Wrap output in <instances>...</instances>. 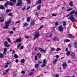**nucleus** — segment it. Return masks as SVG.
Listing matches in <instances>:
<instances>
[{"label":"nucleus","instance_id":"4be33fe9","mask_svg":"<svg viewBox=\"0 0 77 77\" xmlns=\"http://www.w3.org/2000/svg\"><path fill=\"white\" fill-rule=\"evenodd\" d=\"M8 3L9 5H10V6H13V5H14V4H13V3H12L11 2H9Z\"/></svg>","mask_w":77,"mask_h":77},{"label":"nucleus","instance_id":"412c9836","mask_svg":"<svg viewBox=\"0 0 77 77\" xmlns=\"http://www.w3.org/2000/svg\"><path fill=\"white\" fill-rule=\"evenodd\" d=\"M11 1H12V2H13V3H14V5L15 6V3L16 2V0H10Z\"/></svg>","mask_w":77,"mask_h":77},{"label":"nucleus","instance_id":"8fccbe9b","mask_svg":"<svg viewBox=\"0 0 77 77\" xmlns=\"http://www.w3.org/2000/svg\"><path fill=\"white\" fill-rule=\"evenodd\" d=\"M72 10V8H70L67 10V11H70Z\"/></svg>","mask_w":77,"mask_h":77},{"label":"nucleus","instance_id":"c9c22d12","mask_svg":"<svg viewBox=\"0 0 77 77\" xmlns=\"http://www.w3.org/2000/svg\"><path fill=\"white\" fill-rule=\"evenodd\" d=\"M70 53L69 51L66 54L67 56H69L70 55Z\"/></svg>","mask_w":77,"mask_h":77},{"label":"nucleus","instance_id":"c756f323","mask_svg":"<svg viewBox=\"0 0 77 77\" xmlns=\"http://www.w3.org/2000/svg\"><path fill=\"white\" fill-rule=\"evenodd\" d=\"M26 1L28 4L31 3V2H30V0H26Z\"/></svg>","mask_w":77,"mask_h":77},{"label":"nucleus","instance_id":"c85d7f7f","mask_svg":"<svg viewBox=\"0 0 77 77\" xmlns=\"http://www.w3.org/2000/svg\"><path fill=\"white\" fill-rule=\"evenodd\" d=\"M0 58L2 59L3 58V54L1 53L0 54Z\"/></svg>","mask_w":77,"mask_h":77},{"label":"nucleus","instance_id":"79ce46f5","mask_svg":"<svg viewBox=\"0 0 77 77\" xmlns=\"http://www.w3.org/2000/svg\"><path fill=\"white\" fill-rule=\"evenodd\" d=\"M35 60H38V56H35Z\"/></svg>","mask_w":77,"mask_h":77},{"label":"nucleus","instance_id":"ddd939ff","mask_svg":"<svg viewBox=\"0 0 77 77\" xmlns=\"http://www.w3.org/2000/svg\"><path fill=\"white\" fill-rule=\"evenodd\" d=\"M30 24L31 26L35 25V21L34 20H32Z\"/></svg>","mask_w":77,"mask_h":77},{"label":"nucleus","instance_id":"393cba45","mask_svg":"<svg viewBox=\"0 0 77 77\" xmlns=\"http://www.w3.org/2000/svg\"><path fill=\"white\" fill-rule=\"evenodd\" d=\"M34 74V73L33 72H30L29 73V75L30 76H31V75H33Z\"/></svg>","mask_w":77,"mask_h":77},{"label":"nucleus","instance_id":"20e7f679","mask_svg":"<svg viewBox=\"0 0 77 77\" xmlns=\"http://www.w3.org/2000/svg\"><path fill=\"white\" fill-rule=\"evenodd\" d=\"M58 30L60 32H63V26L62 25H60L58 27Z\"/></svg>","mask_w":77,"mask_h":77},{"label":"nucleus","instance_id":"6e6d98bb","mask_svg":"<svg viewBox=\"0 0 77 77\" xmlns=\"http://www.w3.org/2000/svg\"><path fill=\"white\" fill-rule=\"evenodd\" d=\"M20 23V21H17L15 23V24H18V23Z\"/></svg>","mask_w":77,"mask_h":77},{"label":"nucleus","instance_id":"39448f33","mask_svg":"<svg viewBox=\"0 0 77 77\" xmlns=\"http://www.w3.org/2000/svg\"><path fill=\"white\" fill-rule=\"evenodd\" d=\"M19 1V2L17 3V6H21L22 5V3L23 2H22V0H17Z\"/></svg>","mask_w":77,"mask_h":77},{"label":"nucleus","instance_id":"6ab92c4d","mask_svg":"<svg viewBox=\"0 0 77 77\" xmlns=\"http://www.w3.org/2000/svg\"><path fill=\"white\" fill-rule=\"evenodd\" d=\"M40 51V52H42V53H45L46 50H45L42 49Z\"/></svg>","mask_w":77,"mask_h":77},{"label":"nucleus","instance_id":"6e6552de","mask_svg":"<svg viewBox=\"0 0 77 77\" xmlns=\"http://www.w3.org/2000/svg\"><path fill=\"white\" fill-rule=\"evenodd\" d=\"M52 34L51 33H49L47 34L46 35V36L47 38H49V37H51L52 36Z\"/></svg>","mask_w":77,"mask_h":77},{"label":"nucleus","instance_id":"aec40b11","mask_svg":"<svg viewBox=\"0 0 77 77\" xmlns=\"http://www.w3.org/2000/svg\"><path fill=\"white\" fill-rule=\"evenodd\" d=\"M9 5V2H7V3H6L5 5V7H7V6H8Z\"/></svg>","mask_w":77,"mask_h":77},{"label":"nucleus","instance_id":"338daca9","mask_svg":"<svg viewBox=\"0 0 77 77\" xmlns=\"http://www.w3.org/2000/svg\"><path fill=\"white\" fill-rule=\"evenodd\" d=\"M66 51H68V48H66Z\"/></svg>","mask_w":77,"mask_h":77},{"label":"nucleus","instance_id":"2f4dec72","mask_svg":"<svg viewBox=\"0 0 77 77\" xmlns=\"http://www.w3.org/2000/svg\"><path fill=\"white\" fill-rule=\"evenodd\" d=\"M0 9L3 10V9H5V7L3 6H0Z\"/></svg>","mask_w":77,"mask_h":77},{"label":"nucleus","instance_id":"864d4df0","mask_svg":"<svg viewBox=\"0 0 77 77\" xmlns=\"http://www.w3.org/2000/svg\"><path fill=\"white\" fill-rule=\"evenodd\" d=\"M21 73L22 74H24V73H25V72H24V71L22 70L21 72Z\"/></svg>","mask_w":77,"mask_h":77},{"label":"nucleus","instance_id":"f8f14e48","mask_svg":"<svg viewBox=\"0 0 77 77\" xmlns=\"http://www.w3.org/2000/svg\"><path fill=\"white\" fill-rule=\"evenodd\" d=\"M71 55L72 57V58H73L74 59H75V54L73 53Z\"/></svg>","mask_w":77,"mask_h":77},{"label":"nucleus","instance_id":"de8ad7c7","mask_svg":"<svg viewBox=\"0 0 77 77\" xmlns=\"http://www.w3.org/2000/svg\"><path fill=\"white\" fill-rule=\"evenodd\" d=\"M21 44H20L19 45H18L17 46V48H19L20 46H21Z\"/></svg>","mask_w":77,"mask_h":77},{"label":"nucleus","instance_id":"473e14b6","mask_svg":"<svg viewBox=\"0 0 77 77\" xmlns=\"http://www.w3.org/2000/svg\"><path fill=\"white\" fill-rule=\"evenodd\" d=\"M38 63L39 65H40V64H41V63H42V61L40 60H39L38 61Z\"/></svg>","mask_w":77,"mask_h":77},{"label":"nucleus","instance_id":"2eb2a0df","mask_svg":"<svg viewBox=\"0 0 77 77\" xmlns=\"http://www.w3.org/2000/svg\"><path fill=\"white\" fill-rule=\"evenodd\" d=\"M0 22H1V23H3L4 21V20L2 17H0Z\"/></svg>","mask_w":77,"mask_h":77},{"label":"nucleus","instance_id":"1a4fd4ad","mask_svg":"<svg viewBox=\"0 0 77 77\" xmlns=\"http://www.w3.org/2000/svg\"><path fill=\"white\" fill-rule=\"evenodd\" d=\"M4 45L6 47H9L10 45L8 44V43L7 42L5 41L4 43Z\"/></svg>","mask_w":77,"mask_h":77},{"label":"nucleus","instance_id":"9b49d317","mask_svg":"<svg viewBox=\"0 0 77 77\" xmlns=\"http://www.w3.org/2000/svg\"><path fill=\"white\" fill-rule=\"evenodd\" d=\"M21 42V38H18L15 41V42Z\"/></svg>","mask_w":77,"mask_h":77},{"label":"nucleus","instance_id":"4c0bfd02","mask_svg":"<svg viewBox=\"0 0 77 77\" xmlns=\"http://www.w3.org/2000/svg\"><path fill=\"white\" fill-rule=\"evenodd\" d=\"M37 54H38L39 57L40 58L41 57V54H40V53H38Z\"/></svg>","mask_w":77,"mask_h":77},{"label":"nucleus","instance_id":"e2e57ef3","mask_svg":"<svg viewBox=\"0 0 77 77\" xmlns=\"http://www.w3.org/2000/svg\"><path fill=\"white\" fill-rule=\"evenodd\" d=\"M59 55H56L55 56V57H56V58H58L59 57Z\"/></svg>","mask_w":77,"mask_h":77},{"label":"nucleus","instance_id":"5701e85b","mask_svg":"<svg viewBox=\"0 0 77 77\" xmlns=\"http://www.w3.org/2000/svg\"><path fill=\"white\" fill-rule=\"evenodd\" d=\"M26 20L28 22H30V18L29 17H28L26 19Z\"/></svg>","mask_w":77,"mask_h":77},{"label":"nucleus","instance_id":"f704fd0d","mask_svg":"<svg viewBox=\"0 0 77 77\" xmlns=\"http://www.w3.org/2000/svg\"><path fill=\"white\" fill-rule=\"evenodd\" d=\"M26 7H24L21 9V10L22 11H25V10L26 9Z\"/></svg>","mask_w":77,"mask_h":77},{"label":"nucleus","instance_id":"c03bdc74","mask_svg":"<svg viewBox=\"0 0 77 77\" xmlns=\"http://www.w3.org/2000/svg\"><path fill=\"white\" fill-rule=\"evenodd\" d=\"M9 11H10V12H11V11L10 10H9V9H8V10H7L6 12L7 13H8V12H9Z\"/></svg>","mask_w":77,"mask_h":77},{"label":"nucleus","instance_id":"7ed1b4c3","mask_svg":"<svg viewBox=\"0 0 77 77\" xmlns=\"http://www.w3.org/2000/svg\"><path fill=\"white\" fill-rule=\"evenodd\" d=\"M39 36H40V34L39 32H36L34 35L35 38H38L39 37Z\"/></svg>","mask_w":77,"mask_h":77},{"label":"nucleus","instance_id":"0eeeda50","mask_svg":"<svg viewBox=\"0 0 77 77\" xmlns=\"http://www.w3.org/2000/svg\"><path fill=\"white\" fill-rule=\"evenodd\" d=\"M62 66L63 67V68H64V69H66V67L67 66V64H66V63H64L62 64Z\"/></svg>","mask_w":77,"mask_h":77},{"label":"nucleus","instance_id":"dca6fc26","mask_svg":"<svg viewBox=\"0 0 77 77\" xmlns=\"http://www.w3.org/2000/svg\"><path fill=\"white\" fill-rule=\"evenodd\" d=\"M45 65H46V63H43L42 64L41 66V67H42V68L43 67H45Z\"/></svg>","mask_w":77,"mask_h":77},{"label":"nucleus","instance_id":"f03ea898","mask_svg":"<svg viewBox=\"0 0 77 77\" xmlns=\"http://www.w3.org/2000/svg\"><path fill=\"white\" fill-rule=\"evenodd\" d=\"M11 21H8L5 23V26L4 27V29H8L9 27V24H11Z\"/></svg>","mask_w":77,"mask_h":77},{"label":"nucleus","instance_id":"e433bc0d","mask_svg":"<svg viewBox=\"0 0 77 77\" xmlns=\"http://www.w3.org/2000/svg\"><path fill=\"white\" fill-rule=\"evenodd\" d=\"M39 65L38 64H36L35 65V68H38L39 67Z\"/></svg>","mask_w":77,"mask_h":77},{"label":"nucleus","instance_id":"37998d69","mask_svg":"<svg viewBox=\"0 0 77 77\" xmlns=\"http://www.w3.org/2000/svg\"><path fill=\"white\" fill-rule=\"evenodd\" d=\"M60 50H61V49L59 48H57V49L56 50V51H60Z\"/></svg>","mask_w":77,"mask_h":77},{"label":"nucleus","instance_id":"b1692460","mask_svg":"<svg viewBox=\"0 0 77 77\" xmlns=\"http://www.w3.org/2000/svg\"><path fill=\"white\" fill-rule=\"evenodd\" d=\"M28 25V23H27V22H26V23H25L23 25V26L24 27H26V26H27Z\"/></svg>","mask_w":77,"mask_h":77},{"label":"nucleus","instance_id":"13d9d810","mask_svg":"<svg viewBox=\"0 0 77 77\" xmlns=\"http://www.w3.org/2000/svg\"><path fill=\"white\" fill-rule=\"evenodd\" d=\"M70 41V40L69 39H67L66 41V42H69Z\"/></svg>","mask_w":77,"mask_h":77},{"label":"nucleus","instance_id":"4468645a","mask_svg":"<svg viewBox=\"0 0 77 77\" xmlns=\"http://www.w3.org/2000/svg\"><path fill=\"white\" fill-rule=\"evenodd\" d=\"M57 60H58V59L57 58L56 59H54L53 63H56L57 62Z\"/></svg>","mask_w":77,"mask_h":77},{"label":"nucleus","instance_id":"a878e982","mask_svg":"<svg viewBox=\"0 0 77 77\" xmlns=\"http://www.w3.org/2000/svg\"><path fill=\"white\" fill-rule=\"evenodd\" d=\"M51 50L52 51H55V48H51Z\"/></svg>","mask_w":77,"mask_h":77},{"label":"nucleus","instance_id":"a18cd8bd","mask_svg":"<svg viewBox=\"0 0 77 77\" xmlns=\"http://www.w3.org/2000/svg\"><path fill=\"white\" fill-rule=\"evenodd\" d=\"M25 38H26V39H29V38H30V37L29 36H26L25 37Z\"/></svg>","mask_w":77,"mask_h":77},{"label":"nucleus","instance_id":"774afa93","mask_svg":"<svg viewBox=\"0 0 77 77\" xmlns=\"http://www.w3.org/2000/svg\"><path fill=\"white\" fill-rule=\"evenodd\" d=\"M12 53L13 54H15V51H13Z\"/></svg>","mask_w":77,"mask_h":77},{"label":"nucleus","instance_id":"49530a36","mask_svg":"<svg viewBox=\"0 0 77 77\" xmlns=\"http://www.w3.org/2000/svg\"><path fill=\"white\" fill-rule=\"evenodd\" d=\"M55 26H57V25H59V23L58 22H56L55 23Z\"/></svg>","mask_w":77,"mask_h":77},{"label":"nucleus","instance_id":"7c9ffc66","mask_svg":"<svg viewBox=\"0 0 77 77\" xmlns=\"http://www.w3.org/2000/svg\"><path fill=\"white\" fill-rule=\"evenodd\" d=\"M25 62V60L23 59H22L20 61V62H21V63H24Z\"/></svg>","mask_w":77,"mask_h":77},{"label":"nucleus","instance_id":"603ef678","mask_svg":"<svg viewBox=\"0 0 77 77\" xmlns=\"http://www.w3.org/2000/svg\"><path fill=\"white\" fill-rule=\"evenodd\" d=\"M8 15H9L10 16H12V13H10L8 14Z\"/></svg>","mask_w":77,"mask_h":77},{"label":"nucleus","instance_id":"69168bd1","mask_svg":"<svg viewBox=\"0 0 77 77\" xmlns=\"http://www.w3.org/2000/svg\"><path fill=\"white\" fill-rule=\"evenodd\" d=\"M7 67H8V65H5V68H7Z\"/></svg>","mask_w":77,"mask_h":77},{"label":"nucleus","instance_id":"3c124183","mask_svg":"<svg viewBox=\"0 0 77 77\" xmlns=\"http://www.w3.org/2000/svg\"><path fill=\"white\" fill-rule=\"evenodd\" d=\"M52 15L53 17H55L56 16V14H52Z\"/></svg>","mask_w":77,"mask_h":77},{"label":"nucleus","instance_id":"f257e3e1","mask_svg":"<svg viewBox=\"0 0 77 77\" xmlns=\"http://www.w3.org/2000/svg\"><path fill=\"white\" fill-rule=\"evenodd\" d=\"M75 12V11H72L69 14L66 15V17H68V16H69L68 19L69 20H71V21H72V22H74V21H75V18H74V17H73V16L71 14H74Z\"/></svg>","mask_w":77,"mask_h":77},{"label":"nucleus","instance_id":"09e8293b","mask_svg":"<svg viewBox=\"0 0 77 77\" xmlns=\"http://www.w3.org/2000/svg\"><path fill=\"white\" fill-rule=\"evenodd\" d=\"M55 77H59V76L58 74H57L55 75Z\"/></svg>","mask_w":77,"mask_h":77},{"label":"nucleus","instance_id":"052dcab7","mask_svg":"<svg viewBox=\"0 0 77 77\" xmlns=\"http://www.w3.org/2000/svg\"><path fill=\"white\" fill-rule=\"evenodd\" d=\"M69 38H74V36L71 35Z\"/></svg>","mask_w":77,"mask_h":77},{"label":"nucleus","instance_id":"a211bd4d","mask_svg":"<svg viewBox=\"0 0 77 77\" xmlns=\"http://www.w3.org/2000/svg\"><path fill=\"white\" fill-rule=\"evenodd\" d=\"M74 46L75 48H77V42H75L74 43Z\"/></svg>","mask_w":77,"mask_h":77},{"label":"nucleus","instance_id":"cd10ccee","mask_svg":"<svg viewBox=\"0 0 77 77\" xmlns=\"http://www.w3.org/2000/svg\"><path fill=\"white\" fill-rule=\"evenodd\" d=\"M14 57L15 59H17L18 57V56L17 54H15Z\"/></svg>","mask_w":77,"mask_h":77},{"label":"nucleus","instance_id":"ea45409f","mask_svg":"<svg viewBox=\"0 0 77 77\" xmlns=\"http://www.w3.org/2000/svg\"><path fill=\"white\" fill-rule=\"evenodd\" d=\"M47 62V60L46 59H44L43 61V63H45Z\"/></svg>","mask_w":77,"mask_h":77},{"label":"nucleus","instance_id":"5fc2aeb1","mask_svg":"<svg viewBox=\"0 0 77 77\" xmlns=\"http://www.w3.org/2000/svg\"><path fill=\"white\" fill-rule=\"evenodd\" d=\"M39 13H35V15L37 16H38L39 15Z\"/></svg>","mask_w":77,"mask_h":77},{"label":"nucleus","instance_id":"9d476101","mask_svg":"<svg viewBox=\"0 0 77 77\" xmlns=\"http://www.w3.org/2000/svg\"><path fill=\"white\" fill-rule=\"evenodd\" d=\"M7 51V49L6 48H4L3 54L4 55L6 56V52Z\"/></svg>","mask_w":77,"mask_h":77},{"label":"nucleus","instance_id":"f3484780","mask_svg":"<svg viewBox=\"0 0 77 77\" xmlns=\"http://www.w3.org/2000/svg\"><path fill=\"white\" fill-rule=\"evenodd\" d=\"M69 5L70 6H73L74 5H73V2H72V1H71Z\"/></svg>","mask_w":77,"mask_h":77},{"label":"nucleus","instance_id":"423d86ee","mask_svg":"<svg viewBox=\"0 0 77 77\" xmlns=\"http://www.w3.org/2000/svg\"><path fill=\"white\" fill-rule=\"evenodd\" d=\"M59 38H57V37H54L53 38V40L55 42L59 41Z\"/></svg>","mask_w":77,"mask_h":77},{"label":"nucleus","instance_id":"bb28decb","mask_svg":"<svg viewBox=\"0 0 77 77\" xmlns=\"http://www.w3.org/2000/svg\"><path fill=\"white\" fill-rule=\"evenodd\" d=\"M41 2H42L41 0H38V1H37V4H40L41 3Z\"/></svg>","mask_w":77,"mask_h":77},{"label":"nucleus","instance_id":"0e129e2a","mask_svg":"<svg viewBox=\"0 0 77 77\" xmlns=\"http://www.w3.org/2000/svg\"><path fill=\"white\" fill-rule=\"evenodd\" d=\"M75 15H76L77 16V10L75 12Z\"/></svg>","mask_w":77,"mask_h":77},{"label":"nucleus","instance_id":"4d7b16f0","mask_svg":"<svg viewBox=\"0 0 77 77\" xmlns=\"http://www.w3.org/2000/svg\"><path fill=\"white\" fill-rule=\"evenodd\" d=\"M8 71H9V69H8L5 70L6 72H8Z\"/></svg>","mask_w":77,"mask_h":77},{"label":"nucleus","instance_id":"bf43d9fd","mask_svg":"<svg viewBox=\"0 0 77 77\" xmlns=\"http://www.w3.org/2000/svg\"><path fill=\"white\" fill-rule=\"evenodd\" d=\"M10 33H11L12 34L14 33V32H13V31H11L10 32Z\"/></svg>","mask_w":77,"mask_h":77},{"label":"nucleus","instance_id":"58836bf2","mask_svg":"<svg viewBox=\"0 0 77 77\" xmlns=\"http://www.w3.org/2000/svg\"><path fill=\"white\" fill-rule=\"evenodd\" d=\"M63 26H66V22L65 21H64L63 22Z\"/></svg>","mask_w":77,"mask_h":77},{"label":"nucleus","instance_id":"a19ab883","mask_svg":"<svg viewBox=\"0 0 77 77\" xmlns=\"http://www.w3.org/2000/svg\"><path fill=\"white\" fill-rule=\"evenodd\" d=\"M23 48L24 46H22L20 47V50H23Z\"/></svg>","mask_w":77,"mask_h":77},{"label":"nucleus","instance_id":"72a5a7b5","mask_svg":"<svg viewBox=\"0 0 77 77\" xmlns=\"http://www.w3.org/2000/svg\"><path fill=\"white\" fill-rule=\"evenodd\" d=\"M37 9L38 10H39L40 9H41V5H38L37 7Z\"/></svg>","mask_w":77,"mask_h":77},{"label":"nucleus","instance_id":"680f3d73","mask_svg":"<svg viewBox=\"0 0 77 77\" xmlns=\"http://www.w3.org/2000/svg\"><path fill=\"white\" fill-rule=\"evenodd\" d=\"M15 62L18 63V60H16L15 61Z\"/></svg>","mask_w":77,"mask_h":77}]
</instances>
